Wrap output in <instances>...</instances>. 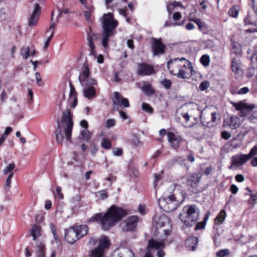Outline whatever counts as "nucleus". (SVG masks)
<instances>
[{"mask_svg": "<svg viewBox=\"0 0 257 257\" xmlns=\"http://www.w3.org/2000/svg\"><path fill=\"white\" fill-rule=\"evenodd\" d=\"M179 218L183 223V228L191 227L199 219V212L195 205H186L180 214Z\"/></svg>", "mask_w": 257, "mask_h": 257, "instance_id": "20e7f679", "label": "nucleus"}, {"mask_svg": "<svg viewBox=\"0 0 257 257\" xmlns=\"http://www.w3.org/2000/svg\"><path fill=\"white\" fill-rule=\"evenodd\" d=\"M216 255L218 257H224V256H225V249H221V250L217 251V253H216Z\"/></svg>", "mask_w": 257, "mask_h": 257, "instance_id": "69168bd1", "label": "nucleus"}, {"mask_svg": "<svg viewBox=\"0 0 257 257\" xmlns=\"http://www.w3.org/2000/svg\"><path fill=\"white\" fill-rule=\"evenodd\" d=\"M235 179L239 182H242L244 181V178L242 175L238 174L235 176Z\"/></svg>", "mask_w": 257, "mask_h": 257, "instance_id": "0e129e2a", "label": "nucleus"}, {"mask_svg": "<svg viewBox=\"0 0 257 257\" xmlns=\"http://www.w3.org/2000/svg\"><path fill=\"white\" fill-rule=\"evenodd\" d=\"M227 124L231 129L236 128L239 125V118L236 116H231Z\"/></svg>", "mask_w": 257, "mask_h": 257, "instance_id": "bb28decb", "label": "nucleus"}, {"mask_svg": "<svg viewBox=\"0 0 257 257\" xmlns=\"http://www.w3.org/2000/svg\"><path fill=\"white\" fill-rule=\"evenodd\" d=\"M53 35H54V31L52 32V33H51L50 37L47 39V41L45 42V45L44 46V50H46L47 49V48L48 47L49 43H50L51 39L53 37Z\"/></svg>", "mask_w": 257, "mask_h": 257, "instance_id": "4d7b16f0", "label": "nucleus"}, {"mask_svg": "<svg viewBox=\"0 0 257 257\" xmlns=\"http://www.w3.org/2000/svg\"><path fill=\"white\" fill-rule=\"evenodd\" d=\"M159 201L162 203H166L164 208L167 211H173L177 208L178 203L174 195L168 196L166 198H161Z\"/></svg>", "mask_w": 257, "mask_h": 257, "instance_id": "6e6552de", "label": "nucleus"}, {"mask_svg": "<svg viewBox=\"0 0 257 257\" xmlns=\"http://www.w3.org/2000/svg\"><path fill=\"white\" fill-rule=\"evenodd\" d=\"M209 85L210 83L208 81L206 80L203 81L200 83L199 85V88L202 91L205 90L209 87Z\"/></svg>", "mask_w": 257, "mask_h": 257, "instance_id": "c03bdc74", "label": "nucleus"}, {"mask_svg": "<svg viewBox=\"0 0 257 257\" xmlns=\"http://www.w3.org/2000/svg\"><path fill=\"white\" fill-rule=\"evenodd\" d=\"M238 188L236 185L234 184L231 185L230 188V191L231 192L232 194H236L238 192Z\"/></svg>", "mask_w": 257, "mask_h": 257, "instance_id": "680f3d73", "label": "nucleus"}, {"mask_svg": "<svg viewBox=\"0 0 257 257\" xmlns=\"http://www.w3.org/2000/svg\"><path fill=\"white\" fill-rule=\"evenodd\" d=\"M21 54L25 59H27L30 56V48L29 47H23L21 50Z\"/></svg>", "mask_w": 257, "mask_h": 257, "instance_id": "4c0bfd02", "label": "nucleus"}, {"mask_svg": "<svg viewBox=\"0 0 257 257\" xmlns=\"http://www.w3.org/2000/svg\"><path fill=\"white\" fill-rule=\"evenodd\" d=\"M205 222L204 221L198 222L196 224L195 226V230H199L203 229L205 227Z\"/></svg>", "mask_w": 257, "mask_h": 257, "instance_id": "603ef678", "label": "nucleus"}, {"mask_svg": "<svg viewBox=\"0 0 257 257\" xmlns=\"http://www.w3.org/2000/svg\"><path fill=\"white\" fill-rule=\"evenodd\" d=\"M193 72H194L193 70L192 71H190V74H188L187 75V73L185 70H182L181 68H179L178 71L176 73V74L175 75H177L179 78L185 79L191 76V75L193 74Z\"/></svg>", "mask_w": 257, "mask_h": 257, "instance_id": "c756f323", "label": "nucleus"}, {"mask_svg": "<svg viewBox=\"0 0 257 257\" xmlns=\"http://www.w3.org/2000/svg\"><path fill=\"white\" fill-rule=\"evenodd\" d=\"M152 49L154 56L162 55L165 52V45L162 42L161 39L152 38Z\"/></svg>", "mask_w": 257, "mask_h": 257, "instance_id": "1a4fd4ad", "label": "nucleus"}, {"mask_svg": "<svg viewBox=\"0 0 257 257\" xmlns=\"http://www.w3.org/2000/svg\"><path fill=\"white\" fill-rule=\"evenodd\" d=\"M14 176V173H12L9 175L8 178L6 180V184L4 186V189L6 192L9 191L11 187V180Z\"/></svg>", "mask_w": 257, "mask_h": 257, "instance_id": "f704fd0d", "label": "nucleus"}, {"mask_svg": "<svg viewBox=\"0 0 257 257\" xmlns=\"http://www.w3.org/2000/svg\"><path fill=\"white\" fill-rule=\"evenodd\" d=\"M97 243H98L97 246L90 251L89 257H103L111 244L110 240L105 235H102L98 239L90 238V244L95 245Z\"/></svg>", "mask_w": 257, "mask_h": 257, "instance_id": "39448f33", "label": "nucleus"}, {"mask_svg": "<svg viewBox=\"0 0 257 257\" xmlns=\"http://www.w3.org/2000/svg\"><path fill=\"white\" fill-rule=\"evenodd\" d=\"M248 160V158L245 154H239L233 156L231 158L232 166L239 167L245 164Z\"/></svg>", "mask_w": 257, "mask_h": 257, "instance_id": "dca6fc26", "label": "nucleus"}, {"mask_svg": "<svg viewBox=\"0 0 257 257\" xmlns=\"http://www.w3.org/2000/svg\"><path fill=\"white\" fill-rule=\"evenodd\" d=\"M252 1V7L254 13L257 15V1Z\"/></svg>", "mask_w": 257, "mask_h": 257, "instance_id": "338daca9", "label": "nucleus"}, {"mask_svg": "<svg viewBox=\"0 0 257 257\" xmlns=\"http://www.w3.org/2000/svg\"><path fill=\"white\" fill-rule=\"evenodd\" d=\"M69 101L71 103V106L75 107L77 104L76 91L74 88L71 86L70 92L69 94Z\"/></svg>", "mask_w": 257, "mask_h": 257, "instance_id": "393cba45", "label": "nucleus"}, {"mask_svg": "<svg viewBox=\"0 0 257 257\" xmlns=\"http://www.w3.org/2000/svg\"><path fill=\"white\" fill-rule=\"evenodd\" d=\"M161 84L164 86L166 89H169L172 85V82L170 80L167 79H164L161 82Z\"/></svg>", "mask_w": 257, "mask_h": 257, "instance_id": "49530a36", "label": "nucleus"}, {"mask_svg": "<svg viewBox=\"0 0 257 257\" xmlns=\"http://www.w3.org/2000/svg\"><path fill=\"white\" fill-rule=\"evenodd\" d=\"M181 3L179 2H174L171 3L167 6V11L169 14H171V11L173 10L174 8L179 7L180 6Z\"/></svg>", "mask_w": 257, "mask_h": 257, "instance_id": "ea45409f", "label": "nucleus"}, {"mask_svg": "<svg viewBox=\"0 0 257 257\" xmlns=\"http://www.w3.org/2000/svg\"><path fill=\"white\" fill-rule=\"evenodd\" d=\"M100 197L104 200L107 198V193L104 190H102L99 192Z\"/></svg>", "mask_w": 257, "mask_h": 257, "instance_id": "bf43d9fd", "label": "nucleus"}, {"mask_svg": "<svg viewBox=\"0 0 257 257\" xmlns=\"http://www.w3.org/2000/svg\"><path fill=\"white\" fill-rule=\"evenodd\" d=\"M57 127L55 130V134L56 140L59 144L63 142L64 136L62 133L61 128H64L66 139L68 141L71 139L72 130L73 127V121L72 115L70 111L67 109L63 112V116L60 123L59 119L57 120Z\"/></svg>", "mask_w": 257, "mask_h": 257, "instance_id": "f03ea898", "label": "nucleus"}, {"mask_svg": "<svg viewBox=\"0 0 257 257\" xmlns=\"http://www.w3.org/2000/svg\"><path fill=\"white\" fill-rule=\"evenodd\" d=\"M198 242V238L195 236L188 238L185 242L186 247L188 250H194L196 249Z\"/></svg>", "mask_w": 257, "mask_h": 257, "instance_id": "412c9836", "label": "nucleus"}, {"mask_svg": "<svg viewBox=\"0 0 257 257\" xmlns=\"http://www.w3.org/2000/svg\"><path fill=\"white\" fill-rule=\"evenodd\" d=\"M190 21L195 23L197 25V26H198L199 29L200 30H201V27L203 26V24H202V22H201V21L200 19H196V18H193V19H191Z\"/></svg>", "mask_w": 257, "mask_h": 257, "instance_id": "864d4df0", "label": "nucleus"}, {"mask_svg": "<svg viewBox=\"0 0 257 257\" xmlns=\"http://www.w3.org/2000/svg\"><path fill=\"white\" fill-rule=\"evenodd\" d=\"M89 74L88 66L84 64L79 76V80L81 85L85 88L94 87L97 84L95 79L89 77Z\"/></svg>", "mask_w": 257, "mask_h": 257, "instance_id": "0eeeda50", "label": "nucleus"}, {"mask_svg": "<svg viewBox=\"0 0 257 257\" xmlns=\"http://www.w3.org/2000/svg\"><path fill=\"white\" fill-rule=\"evenodd\" d=\"M138 221V217L136 216H132L128 218L124 222L122 227L123 230L125 231L135 230L136 228Z\"/></svg>", "mask_w": 257, "mask_h": 257, "instance_id": "ddd939ff", "label": "nucleus"}, {"mask_svg": "<svg viewBox=\"0 0 257 257\" xmlns=\"http://www.w3.org/2000/svg\"><path fill=\"white\" fill-rule=\"evenodd\" d=\"M101 146L104 149H109L111 146V142L108 139H104L101 142Z\"/></svg>", "mask_w": 257, "mask_h": 257, "instance_id": "58836bf2", "label": "nucleus"}, {"mask_svg": "<svg viewBox=\"0 0 257 257\" xmlns=\"http://www.w3.org/2000/svg\"><path fill=\"white\" fill-rule=\"evenodd\" d=\"M165 246V244L163 241H158L155 239H151L149 240L147 248H151L158 249V251L157 253L158 257H164L165 253L163 251V248Z\"/></svg>", "mask_w": 257, "mask_h": 257, "instance_id": "9b49d317", "label": "nucleus"}, {"mask_svg": "<svg viewBox=\"0 0 257 257\" xmlns=\"http://www.w3.org/2000/svg\"><path fill=\"white\" fill-rule=\"evenodd\" d=\"M125 215L126 212L124 210L112 206L108 209L105 213H99L96 214L92 217V219L94 220L99 221L103 230H107Z\"/></svg>", "mask_w": 257, "mask_h": 257, "instance_id": "f257e3e1", "label": "nucleus"}, {"mask_svg": "<svg viewBox=\"0 0 257 257\" xmlns=\"http://www.w3.org/2000/svg\"><path fill=\"white\" fill-rule=\"evenodd\" d=\"M123 98L121 97V94L120 93L118 92H114V98L113 100V109L116 108V107L119 104L121 99Z\"/></svg>", "mask_w": 257, "mask_h": 257, "instance_id": "7c9ffc66", "label": "nucleus"}, {"mask_svg": "<svg viewBox=\"0 0 257 257\" xmlns=\"http://www.w3.org/2000/svg\"><path fill=\"white\" fill-rule=\"evenodd\" d=\"M185 27L187 30H191L195 28V26L192 23H189L186 25Z\"/></svg>", "mask_w": 257, "mask_h": 257, "instance_id": "774afa93", "label": "nucleus"}, {"mask_svg": "<svg viewBox=\"0 0 257 257\" xmlns=\"http://www.w3.org/2000/svg\"><path fill=\"white\" fill-rule=\"evenodd\" d=\"M73 227L76 233H77L79 238L86 235L88 231V227L86 225H81Z\"/></svg>", "mask_w": 257, "mask_h": 257, "instance_id": "5701e85b", "label": "nucleus"}, {"mask_svg": "<svg viewBox=\"0 0 257 257\" xmlns=\"http://www.w3.org/2000/svg\"><path fill=\"white\" fill-rule=\"evenodd\" d=\"M88 39L89 41V46L90 48V54L91 55H94V50L95 49V46L93 43L92 39L91 38L88 37Z\"/></svg>", "mask_w": 257, "mask_h": 257, "instance_id": "de8ad7c7", "label": "nucleus"}, {"mask_svg": "<svg viewBox=\"0 0 257 257\" xmlns=\"http://www.w3.org/2000/svg\"><path fill=\"white\" fill-rule=\"evenodd\" d=\"M31 235L33 236V239L36 240L41 235L40 227L37 225H34L31 229Z\"/></svg>", "mask_w": 257, "mask_h": 257, "instance_id": "c85d7f7f", "label": "nucleus"}, {"mask_svg": "<svg viewBox=\"0 0 257 257\" xmlns=\"http://www.w3.org/2000/svg\"><path fill=\"white\" fill-rule=\"evenodd\" d=\"M232 104L236 110L240 111L241 113H242V115H245V112L250 111L255 108L254 104H248L243 101H240L238 103L232 102Z\"/></svg>", "mask_w": 257, "mask_h": 257, "instance_id": "4468645a", "label": "nucleus"}, {"mask_svg": "<svg viewBox=\"0 0 257 257\" xmlns=\"http://www.w3.org/2000/svg\"><path fill=\"white\" fill-rule=\"evenodd\" d=\"M231 67L232 71L235 74H240L243 72L242 64L238 56L232 59Z\"/></svg>", "mask_w": 257, "mask_h": 257, "instance_id": "6ab92c4d", "label": "nucleus"}, {"mask_svg": "<svg viewBox=\"0 0 257 257\" xmlns=\"http://www.w3.org/2000/svg\"><path fill=\"white\" fill-rule=\"evenodd\" d=\"M119 104L124 106L125 107H128L130 106L128 100L125 98H123L122 99H121V100L120 101Z\"/></svg>", "mask_w": 257, "mask_h": 257, "instance_id": "5fc2aeb1", "label": "nucleus"}, {"mask_svg": "<svg viewBox=\"0 0 257 257\" xmlns=\"http://www.w3.org/2000/svg\"><path fill=\"white\" fill-rule=\"evenodd\" d=\"M200 61L204 67L208 66L210 63L209 56L208 55H203L201 57Z\"/></svg>", "mask_w": 257, "mask_h": 257, "instance_id": "72a5a7b5", "label": "nucleus"}, {"mask_svg": "<svg viewBox=\"0 0 257 257\" xmlns=\"http://www.w3.org/2000/svg\"><path fill=\"white\" fill-rule=\"evenodd\" d=\"M116 123V120L114 119H108L105 122V127L109 128L113 126Z\"/></svg>", "mask_w": 257, "mask_h": 257, "instance_id": "37998d69", "label": "nucleus"}, {"mask_svg": "<svg viewBox=\"0 0 257 257\" xmlns=\"http://www.w3.org/2000/svg\"><path fill=\"white\" fill-rule=\"evenodd\" d=\"M56 197L62 199L64 197L63 194L62 193V189L60 187H57L56 192L54 193Z\"/></svg>", "mask_w": 257, "mask_h": 257, "instance_id": "a18cd8bd", "label": "nucleus"}, {"mask_svg": "<svg viewBox=\"0 0 257 257\" xmlns=\"http://www.w3.org/2000/svg\"><path fill=\"white\" fill-rule=\"evenodd\" d=\"M167 67L170 73L173 75L176 74L178 69L181 67L188 68L191 69V71H193L191 63L184 58H174L173 60H171L167 63Z\"/></svg>", "mask_w": 257, "mask_h": 257, "instance_id": "423d86ee", "label": "nucleus"}, {"mask_svg": "<svg viewBox=\"0 0 257 257\" xmlns=\"http://www.w3.org/2000/svg\"><path fill=\"white\" fill-rule=\"evenodd\" d=\"M45 245L43 242H38L36 245V252L37 257H45Z\"/></svg>", "mask_w": 257, "mask_h": 257, "instance_id": "4be33fe9", "label": "nucleus"}, {"mask_svg": "<svg viewBox=\"0 0 257 257\" xmlns=\"http://www.w3.org/2000/svg\"><path fill=\"white\" fill-rule=\"evenodd\" d=\"M142 108L143 110L150 113H152L153 112V108L148 103H143L142 104Z\"/></svg>", "mask_w": 257, "mask_h": 257, "instance_id": "a19ab883", "label": "nucleus"}, {"mask_svg": "<svg viewBox=\"0 0 257 257\" xmlns=\"http://www.w3.org/2000/svg\"><path fill=\"white\" fill-rule=\"evenodd\" d=\"M238 8L237 6L232 7L228 11V15L233 18H236L238 14Z\"/></svg>", "mask_w": 257, "mask_h": 257, "instance_id": "e433bc0d", "label": "nucleus"}, {"mask_svg": "<svg viewBox=\"0 0 257 257\" xmlns=\"http://www.w3.org/2000/svg\"><path fill=\"white\" fill-rule=\"evenodd\" d=\"M200 180V177L197 174H193L188 178L187 184L194 189L192 191L197 192L198 191V186Z\"/></svg>", "mask_w": 257, "mask_h": 257, "instance_id": "a211bd4d", "label": "nucleus"}, {"mask_svg": "<svg viewBox=\"0 0 257 257\" xmlns=\"http://www.w3.org/2000/svg\"><path fill=\"white\" fill-rule=\"evenodd\" d=\"M102 24L104 32L102 34V45L106 49L108 47L109 38L115 34L114 29L118 23L114 20L112 14L108 13L103 15Z\"/></svg>", "mask_w": 257, "mask_h": 257, "instance_id": "7ed1b4c3", "label": "nucleus"}, {"mask_svg": "<svg viewBox=\"0 0 257 257\" xmlns=\"http://www.w3.org/2000/svg\"><path fill=\"white\" fill-rule=\"evenodd\" d=\"M34 7L33 13L28 19V25L30 27L37 25L41 14V7L39 4L35 3Z\"/></svg>", "mask_w": 257, "mask_h": 257, "instance_id": "f8f14e48", "label": "nucleus"}, {"mask_svg": "<svg viewBox=\"0 0 257 257\" xmlns=\"http://www.w3.org/2000/svg\"><path fill=\"white\" fill-rule=\"evenodd\" d=\"M35 77L37 80V83L39 86H42L43 85V82L42 81L40 74L39 72H36L35 74Z\"/></svg>", "mask_w": 257, "mask_h": 257, "instance_id": "3c124183", "label": "nucleus"}, {"mask_svg": "<svg viewBox=\"0 0 257 257\" xmlns=\"http://www.w3.org/2000/svg\"><path fill=\"white\" fill-rule=\"evenodd\" d=\"M15 167L16 165L14 163L8 164L4 169L3 171V174L4 175H6L10 173H12L11 172L15 168Z\"/></svg>", "mask_w": 257, "mask_h": 257, "instance_id": "c9c22d12", "label": "nucleus"}, {"mask_svg": "<svg viewBox=\"0 0 257 257\" xmlns=\"http://www.w3.org/2000/svg\"><path fill=\"white\" fill-rule=\"evenodd\" d=\"M113 154L115 156H120L122 154V151L120 148H114L113 149Z\"/></svg>", "mask_w": 257, "mask_h": 257, "instance_id": "6e6d98bb", "label": "nucleus"}, {"mask_svg": "<svg viewBox=\"0 0 257 257\" xmlns=\"http://www.w3.org/2000/svg\"><path fill=\"white\" fill-rule=\"evenodd\" d=\"M257 154V146H254L250 151L248 154L246 155L248 158V160L251 159L253 156Z\"/></svg>", "mask_w": 257, "mask_h": 257, "instance_id": "79ce46f5", "label": "nucleus"}, {"mask_svg": "<svg viewBox=\"0 0 257 257\" xmlns=\"http://www.w3.org/2000/svg\"><path fill=\"white\" fill-rule=\"evenodd\" d=\"M231 46L232 53L237 55H240L241 52L240 45L237 42H233Z\"/></svg>", "mask_w": 257, "mask_h": 257, "instance_id": "2f4dec72", "label": "nucleus"}, {"mask_svg": "<svg viewBox=\"0 0 257 257\" xmlns=\"http://www.w3.org/2000/svg\"><path fill=\"white\" fill-rule=\"evenodd\" d=\"M249 89L247 87H244L243 88H240L238 91V94H245L248 92Z\"/></svg>", "mask_w": 257, "mask_h": 257, "instance_id": "13d9d810", "label": "nucleus"}, {"mask_svg": "<svg viewBox=\"0 0 257 257\" xmlns=\"http://www.w3.org/2000/svg\"><path fill=\"white\" fill-rule=\"evenodd\" d=\"M224 219L225 210H222L215 219V225L213 227L214 229L217 230L218 229V225L223 223Z\"/></svg>", "mask_w": 257, "mask_h": 257, "instance_id": "b1692460", "label": "nucleus"}, {"mask_svg": "<svg viewBox=\"0 0 257 257\" xmlns=\"http://www.w3.org/2000/svg\"><path fill=\"white\" fill-rule=\"evenodd\" d=\"M65 238L69 243L75 242L79 238L74 227H70L65 232Z\"/></svg>", "mask_w": 257, "mask_h": 257, "instance_id": "f3484780", "label": "nucleus"}, {"mask_svg": "<svg viewBox=\"0 0 257 257\" xmlns=\"http://www.w3.org/2000/svg\"><path fill=\"white\" fill-rule=\"evenodd\" d=\"M81 135L82 136V139L84 141H88L90 140L91 134L87 130V129H84L81 132Z\"/></svg>", "mask_w": 257, "mask_h": 257, "instance_id": "473e14b6", "label": "nucleus"}, {"mask_svg": "<svg viewBox=\"0 0 257 257\" xmlns=\"http://www.w3.org/2000/svg\"><path fill=\"white\" fill-rule=\"evenodd\" d=\"M249 119L254 123H257V109L252 112L249 117Z\"/></svg>", "mask_w": 257, "mask_h": 257, "instance_id": "09e8293b", "label": "nucleus"}, {"mask_svg": "<svg viewBox=\"0 0 257 257\" xmlns=\"http://www.w3.org/2000/svg\"><path fill=\"white\" fill-rule=\"evenodd\" d=\"M154 220L157 228L166 226L170 227L171 226L169 218L165 215H161L159 217L155 216Z\"/></svg>", "mask_w": 257, "mask_h": 257, "instance_id": "2eb2a0df", "label": "nucleus"}, {"mask_svg": "<svg viewBox=\"0 0 257 257\" xmlns=\"http://www.w3.org/2000/svg\"><path fill=\"white\" fill-rule=\"evenodd\" d=\"M167 137L168 140L171 143L172 148L175 149H178L180 146L182 137L180 136L176 137L175 134L172 132L168 133Z\"/></svg>", "mask_w": 257, "mask_h": 257, "instance_id": "aec40b11", "label": "nucleus"}, {"mask_svg": "<svg viewBox=\"0 0 257 257\" xmlns=\"http://www.w3.org/2000/svg\"><path fill=\"white\" fill-rule=\"evenodd\" d=\"M80 200V196L78 194H77L71 198V201L75 205H77L79 203Z\"/></svg>", "mask_w": 257, "mask_h": 257, "instance_id": "8fccbe9b", "label": "nucleus"}, {"mask_svg": "<svg viewBox=\"0 0 257 257\" xmlns=\"http://www.w3.org/2000/svg\"><path fill=\"white\" fill-rule=\"evenodd\" d=\"M13 128L11 127H7L6 128V130L4 134L2 135V136H4V137H6L7 136L9 135L11 132L12 131Z\"/></svg>", "mask_w": 257, "mask_h": 257, "instance_id": "e2e57ef3", "label": "nucleus"}, {"mask_svg": "<svg viewBox=\"0 0 257 257\" xmlns=\"http://www.w3.org/2000/svg\"><path fill=\"white\" fill-rule=\"evenodd\" d=\"M142 90L148 95H152L155 93L151 85L148 82L144 83Z\"/></svg>", "mask_w": 257, "mask_h": 257, "instance_id": "cd10ccee", "label": "nucleus"}, {"mask_svg": "<svg viewBox=\"0 0 257 257\" xmlns=\"http://www.w3.org/2000/svg\"><path fill=\"white\" fill-rule=\"evenodd\" d=\"M182 18V15L179 12H176L173 15V19L175 21L179 20Z\"/></svg>", "mask_w": 257, "mask_h": 257, "instance_id": "052dcab7", "label": "nucleus"}, {"mask_svg": "<svg viewBox=\"0 0 257 257\" xmlns=\"http://www.w3.org/2000/svg\"><path fill=\"white\" fill-rule=\"evenodd\" d=\"M83 93L85 97L88 99H91L95 95V89L94 87L84 88Z\"/></svg>", "mask_w": 257, "mask_h": 257, "instance_id": "a878e982", "label": "nucleus"}, {"mask_svg": "<svg viewBox=\"0 0 257 257\" xmlns=\"http://www.w3.org/2000/svg\"><path fill=\"white\" fill-rule=\"evenodd\" d=\"M156 71L153 66L146 63L138 64L137 74L142 76H148L155 74Z\"/></svg>", "mask_w": 257, "mask_h": 257, "instance_id": "9d476101", "label": "nucleus"}]
</instances>
